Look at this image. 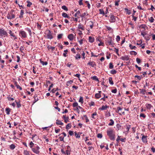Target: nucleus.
I'll list each match as a JSON object with an SVG mask.
<instances>
[{
	"mask_svg": "<svg viewBox=\"0 0 155 155\" xmlns=\"http://www.w3.org/2000/svg\"><path fill=\"white\" fill-rule=\"evenodd\" d=\"M146 34H147L145 32L142 31L141 33V35H142L144 38L145 37V35Z\"/></svg>",
	"mask_w": 155,
	"mask_h": 155,
	"instance_id": "nucleus-59",
	"label": "nucleus"
},
{
	"mask_svg": "<svg viewBox=\"0 0 155 155\" xmlns=\"http://www.w3.org/2000/svg\"><path fill=\"white\" fill-rule=\"evenodd\" d=\"M15 101L16 102L17 107L19 108V107H21V105L20 104V102H16V101Z\"/></svg>",
	"mask_w": 155,
	"mask_h": 155,
	"instance_id": "nucleus-56",
	"label": "nucleus"
},
{
	"mask_svg": "<svg viewBox=\"0 0 155 155\" xmlns=\"http://www.w3.org/2000/svg\"><path fill=\"white\" fill-rule=\"evenodd\" d=\"M81 12L80 10L78 11L76 13L74 14V16L75 17H77L78 18H79V16H81Z\"/></svg>",
	"mask_w": 155,
	"mask_h": 155,
	"instance_id": "nucleus-14",
	"label": "nucleus"
},
{
	"mask_svg": "<svg viewBox=\"0 0 155 155\" xmlns=\"http://www.w3.org/2000/svg\"><path fill=\"white\" fill-rule=\"evenodd\" d=\"M19 35L22 38H25L27 37L26 33L23 30H21L19 32Z\"/></svg>",
	"mask_w": 155,
	"mask_h": 155,
	"instance_id": "nucleus-3",
	"label": "nucleus"
},
{
	"mask_svg": "<svg viewBox=\"0 0 155 155\" xmlns=\"http://www.w3.org/2000/svg\"><path fill=\"white\" fill-rule=\"evenodd\" d=\"M40 63L43 65H46L48 64V63L47 61L44 62L41 59H40Z\"/></svg>",
	"mask_w": 155,
	"mask_h": 155,
	"instance_id": "nucleus-22",
	"label": "nucleus"
},
{
	"mask_svg": "<svg viewBox=\"0 0 155 155\" xmlns=\"http://www.w3.org/2000/svg\"><path fill=\"white\" fill-rule=\"evenodd\" d=\"M74 133L75 134V136L76 138H79L80 137V135H79V134H77L76 132H75Z\"/></svg>",
	"mask_w": 155,
	"mask_h": 155,
	"instance_id": "nucleus-55",
	"label": "nucleus"
},
{
	"mask_svg": "<svg viewBox=\"0 0 155 155\" xmlns=\"http://www.w3.org/2000/svg\"><path fill=\"white\" fill-rule=\"evenodd\" d=\"M130 54L131 55H136L137 54V53L135 51H130Z\"/></svg>",
	"mask_w": 155,
	"mask_h": 155,
	"instance_id": "nucleus-52",
	"label": "nucleus"
},
{
	"mask_svg": "<svg viewBox=\"0 0 155 155\" xmlns=\"http://www.w3.org/2000/svg\"><path fill=\"white\" fill-rule=\"evenodd\" d=\"M112 39L111 37H109L106 39V44L107 45H112L113 43L112 42Z\"/></svg>",
	"mask_w": 155,
	"mask_h": 155,
	"instance_id": "nucleus-4",
	"label": "nucleus"
},
{
	"mask_svg": "<svg viewBox=\"0 0 155 155\" xmlns=\"http://www.w3.org/2000/svg\"><path fill=\"white\" fill-rule=\"evenodd\" d=\"M128 25H131V28L132 29H133L134 28V26L133 24L131 21H130L129 23H128Z\"/></svg>",
	"mask_w": 155,
	"mask_h": 155,
	"instance_id": "nucleus-46",
	"label": "nucleus"
},
{
	"mask_svg": "<svg viewBox=\"0 0 155 155\" xmlns=\"http://www.w3.org/2000/svg\"><path fill=\"white\" fill-rule=\"evenodd\" d=\"M91 78L93 80L96 81L98 82H99V81L98 78L96 76H94L93 77H91Z\"/></svg>",
	"mask_w": 155,
	"mask_h": 155,
	"instance_id": "nucleus-18",
	"label": "nucleus"
},
{
	"mask_svg": "<svg viewBox=\"0 0 155 155\" xmlns=\"http://www.w3.org/2000/svg\"><path fill=\"white\" fill-rule=\"evenodd\" d=\"M20 51H21V52H23V51L24 50V48L23 46H21L20 48L19 49Z\"/></svg>",
	"mask_w": 155,
	"mask_h": 155,
	"instance_id": "nucleus-62",
	"label": "nucleus"
},
{
	"mask_svg": "<svg viewBox=\"0 0 155 155\" xmlns=\"http://www.w3.org/2000/svg\"><path fill=\"white\" fill-rule=\"evenodd\" d=\"M116 17L113 15H111L110 16L109 21L110 22H115L116 20Z\"/></svg>",
	"mask_w": 155,
	"mask_h": 155,
	"instance_id": "nucleus-6",
	"label": "nucleus"
},
{
	"mask_svg": "<svg viewBox=\"0 0 155 155\" xmlns=\"http://www.w3.org/2000/svg\"><path fill=\"white\" fill-rule=\"evenodd\" d=\"M24 14V11L23 10H21L20 13V15L19 18H23V15Z\"/></svg>",
	"mask_w": 155,
	"mask_h": 155,
	"instance_id": "nucleus-28",
	"label": "nucleus"
},
{
	"mask_svg": "<svg viewBox=\"0 0 155 155\" xmlns=\"http://www.w3.org/2000/svg\"><path fill=\"white\" fill-rule=\"evenodd\" d=\"M7 98L8 99V100L9 101H14L15 99L13 98H12L10 97V95H9L8 97H7Z\"/></svg>",
	"mask_w": 155,
	"mask_h": 155,
	"instance_id": "nucleus-49",
	"label": "nucleus"
},
{
	"mask_svg": "<svg viewBox=\"0 0 155 155\" xmlns=\"http://www.w3.org/2000/svg\"><path fill=\"white\" fill-rule=\"evenodd\" d=\"M61 8L63 9V10L66 11H68V8L65 5H63L62 6Z\"/></svg>",
	"mask_w": 155,
	"mask_h": 155,
	"instance_id": "nucleus-47",
	"label": "nucleus"
},
{
	"mask_svg": "<svg viewBox=\"0 0 155 155\" xmlns=\"http://www.w3.org/2000/svg\"><path fill=\"white\" fill-rule=\"evenodd\" d=\"M72 106L74 107H77L78 106V103L77 102H74V103H73Z\"/></svg>",
	"mask_w": 155,
	"mask_h": 155,
	"instance_id": "nucleus-53",
	"label": "nucleus"
},
{
	"mask_svg": "<svg viewBox=\"0 0 155 155\" xmlns=\"http://www.w3.org/2000/svg\"><path fill=\"white\" fill-rule=\"evenodd\" d=\"M62 15L64 17L67 18L68 19H69L70 18V17L68 16L67 14L64 12H63L62 14Z\"/></svg>",
	"mask_w": 155,
	"mask_h": 155,
	"instance_id": "nucleus-21",
	"label": "nucleus"
},
{
	"mask_svg": "<svg viewBox=\"0 0 155 155\" xmlns=\"http://www.w3.org/2000/svg\"><path fill=\"white\" fill-rule=\"evenodd\" d=\"M23 153L25 155H29L30 154L29 152L26 150L24 151Z\"/></svg>",
	"mask_w": 155,
	"mask_h": 155,
	"instance_id": "nucleus-48",
	"label": "nucleus"
},
{
	"mask_svg": "<svg viewBox=\"0 0 155 155\" xmlns=\"http://www.w3.org/2000/svg\"><path fill=\"white\" fill-rule=\"evenodd\" d=\"M79 102H80L81 104H82L83 103V97H80V99L79 101Z\"/></svg>",
	"mask_w": 155,
	"mask_h": 155,
	"instance_id": "nucleus-44",
	"label": "nucleus"
},
{
	"mask_svg": "<svg viewBox=\"0 0 155 155\" xmlns=\"http://www.w3.org/2000/svg\"><path fill=\"white\" fill-rule=\"evenodd\" d=\"M73 82V81L72 80H70L67 81L66 85L67 86H69L70 84H72Z\"/></svg>",
	"mask_w": 155,
	"mask_h": 155,
	"instance_id": "nucleus-39",
	"label": "nucleus"
},
{
	"mask_svg": "<svg viewBox=\"0 0 155 155\" xmlns=\"http://www.w3.org/2000/svg\"><path fill=\"white\" fill-rule=\"evenodd\" d=\"M29 145H30V147H31V148H33L32 147L34 145V143H33L32 141H31L30 142Z\"/></svg>",
	"mask_w": 155,
	"mask_h": 155,
	"instance_id": "nucleus-64",
	"label": "nucleus"
},
{
	"mask_svg": "<svg viewBox=\"0 0 155 155\" xmlns=\"http://www.w3.org/2000/svg\"><path fill=\"white\" fill-rule=\"evenodd\" d=\"M129 47L131 49H134L135 50L137 48V47L135 46H133L131 44L129 45Z\"/></svg>",
	"mask_w": 155,
	"mask_h": 155,
	"instance_id": "nucleus-33",
	"label": "nucleus"
},
{
	"mask_svg": "<svg viewBox=\"0 0 155 155\" xmlns=\"http://www.w3.org/2000/svg\"><path fill=\"white\" fill-rule=\"evenodd\" d=\"M109 107V106H107V105H103L101 107L99 108V110H106L107 108Z\"/></svg>",
	"mask_w": 155,
	"mask_h": 155,
	"instance_id": "nucleus-17",
	"label": "nucleus"
},
{
	"mask_svg": "<svg viewBox=\"0 0 155 155\" xmlns=\"http://www.w3.org/2000/svg\"><path fill=\"white\" fill-rule=\"evenodd\" d=\"M34 98L35 99V102L34 103L36 102L38 100V95L37 94H35L34 96Z\"/></svg>",
	"mask_w": 155,
	"mask_h": 155,
	"instance_id": "nucleus-27",
	"label": "nucleus"
},
{
	"mask_svg": "<svg viewBox=\"0 0 155 155\" xmlns=\"http://www.w3.org/2000/svg\"><path fill=\"white\" fill-rule=\"evenodd\" d=\"M27 2L28 3V4L27 5V6L28 7H30L32 4V3L31 2H30L28 0L27 1Z\"/></svg>",
	"mask_w": 155,
	"mask_h": 155,
	"instance_id": "nucleus-45",
	"label": "nucleus"
},
{
	"mask_svg": "<svg viewBox=\"0 0 155 155\" xmlns=\"http://www.w3.org/2000/svg\"><path fill=\"white\" fill-rule=\"evenodd\" d=\"M145 106L146 108L147 109H150L153 107L151 105L149 104H146Z\"/></svg>",
	"mask_w": 155,
	"mask_h": 155,
	"instance_id": "nucleus-23",
	"label": "nucleus"
},
{
	"mask_svg": "<svg viewBox=\"0 0 155 155\" xmlns=\"http://www.w3.org/2000/svg\"><path fill=\"white\" fill-rule=\"evenodd\" d=\"M120 2V0L115 1V6H118L119 5V3Z\"/></svg>",
	"mask_w": 155,
	"mask_h": 155,
	"instance_id": "nucleus-60",
	"label": "nucleus"
},
{
	"mask_svg": "<svg viewBox=\"0 0 155 155\" xmlns=\"http://www.w3.org/2000/svg\"><path fill=\"white\" fill-rule=\"evenodd\" d=\"M126 130H127L126 132L127 133H128L129 132V129L131 127V125H126Z\"/></svg>",
	"mask_w": 155,
	"mask_h": 155,
	"instance_id": "nucleus-34",
	"label": "nucleus"
},
{
	"mask_svg": "<svg viewBox=\"0 0 155 155\" xmlns=\"http://www.w3.org/2000/svg\"><path fill=\"white\" fill-rule=\"evenodd\" d=\"M71 127V123H69L66 125L65 128L66 129L68 130Z\"/></svg>",
	"mask_w": 155,
	"mask_h": 155,
	"instance_id": "nucleus-30",
	"label": "nucleus"
},
{
	"mask_svg": "<svg viewBox=\"0 0 155 155\" xmlns=\"http://www.w3.org/2000/svg\"><path fill=\"white\" fill-rule=\"evenodd\" d=\"M68 51L67 49L65 50L64 51V53L63 54V55L64 57H66L67 56V52Z\"/></svg>",
	"mask_w": 155,
	"mask_h": 155,
	"instance_id": "nucleus-41",
	"label": "nucleus"
},
{
	"mask_svg": "<svg viewBox=\"0 0 155 155\" xmlns=\"http://www.w3.org/2000/svg\"><path fill=\"white\" fill-rule=\"evenodd\" d=\"M15 16L12 13H8L7 15V18L9 19H11L15 18Z\"/></svg>",
	"mask_w": 155,
	"mask_h": 155,
	"instance_id": "nucleus-8",
	"label": "nucleus"
},
{
	"mask_svg": "<svg viewBox=\"0 0 155 155\" xmlns=\"http://www.w3.org/2000/svg\"><path fill=\"white\" fill-rule=\"evenodd\" d=\"M15 145L13 144H12L10 145V148L11 150H13L15 148Z\"/></svg>",
	"mask_w": 155,
	"mask_h": 155,
	"instance_id": "nucleus-42",
	"label": "nucleus"
},
{
	"mask_svg": "<svg viewBox=\"0 0 155 155\" xmlns=\"http://www.w3.org/2000/svg\"><path fill=\"white\" fill-rule=\"evenodd\" d=\"M78 28L79 30L80 29L82 31H84V26L81 24L78 25Z\"/></svg>",
	"mask_w": 155,
	"mask_h": 155,
	"instance_id": "nucleus-16",
	"label": "nucleus"
},
{
	"mask_svg": "<svg viewBox=\"0 0 155 155\" xmlns=\"http://www.w3.org/2000/svg\"><path fill=\"white\" fill-rule=\"evenodd\" d=\"M89 65H90L92 67H94L96 66V63L95 62L93 61H89L88 64Z\"/></svg>",
	"mask_w": 155,
	"mask_h": 155,
	"instance_id": "nucleus-12",
	"label": "nucleus"
},
{
	"mask_svg": "<svg viewBox=\"0 0 155 155\" xmlns=\"http://www.w3.org/2000/svg\"><path fill=\"white\" fill-rule=\"evenodd\" d=\"M37 28L38 29L40 30L41 27V25H39L38 23H37Z\"/></svg>",
	"mask_w": 155,
	"mask_h": 155,
	"instance_id": "nucleus-50",
	"label": "nucleus"
},
{
	"mask_svg": "<svg viewBox=\"0 0 155 155\" xmlns=\"http://www.w3.org/2000/svg\"><path fill=\"white\" fill-rule=\"evenodd\" d=\"M109 82L111 84L113 85L114 84V82L112 80V78L111 77H110L109 78Z\"/></svg>",
	"mask_w": 155,
	"mask_h": 155,
	"instance_id": "nucleus-36",
	"label": "nucleus"
},
{
	"mask_svg": "<svg viewBox=\"0 0 155 155\" xmlns=\"http://www.w3.org/2000/svg\"><path fill=\"white\" fill-rule=\"evenodd\" d=\"M148 20L151 23H153L154 22V19L153 17H151L150 18H149Z\"/></svg>",
	"mask_w": 155,
	"mask_h": 155,
	"instance_id": "nucleus-38",
	"label": "nucleus"
},
{
	"mask_svg": "<svg viewBox=\"0 0 155 155\" xmlns=\"http://www.w3.org/2000/svg\"><path fill=\"white\" fill-rule=\"evenodd\" d=\"M120 38L119 35H117L116 37V40L117 42H118L120 41Z\"/></svg>",
	"mask_w": 155,
	"mask_h": 155,
	"instance_id": "nucleus-58",
	"label": "nucleus"
},
{
	"mask_svg": "<svg viewBox=\"0 0 155 155\" xmlns=\"http://www.w3.org/2000/svg\"><path fill=\"white\" fill-rule=\"evenodd\" d=\"M110 73L112 74H114L116 73H117V71H116L115 70L113 69L111 70L110 71Z\"/></svg>",
	"mask_w": 155,
	"mask_h": 155,
	"instance_id": "nucleus-43",
	"label": "nucleus"
},
{
	"mask_svg": "<svg viewBox=\"0 0 155 155\" xmlns=\"http://www.w3.org/2000/svg\"><path fill=\"white\" fill-rule=\"evenodd\" d=\"M84 117L85 118V119H86V122L87 123V122H88L89 121V119H88L87 116L86 115H84Z\"/></svg>",
	"mask_w": 155,
	"mask_h": 155,
	"instance_id": "nucleus-61",
	"label": "nucleus"
},
{
	"mask_svg": "<svg viewBox=\"0 0 155 155\" xmlns=\"http://www.w3.org/2000/svg\"><path fill=\"white\" fill-rule=\"evenodd\" d=\"M120 59L123 61H127L129 60L130 58L128 55H124L121 57Z\"/></svg>",
	"mask_w": 155,
	"mask_h": 155,
	"instance_id": "nucleus-10",
	"label": "nucleus"
},
{
	"mask_svg": "<svg viewBox=\"0 0 155 155\" xmlns=\"http://www.w3.org/2000/svg\"><path fill=\"white\" fill-rule=\"evenodd\" d=\"M89 24L90 27L91 28H92L93 27V23L91 21H90L89 22Z\"/></svg>",
	"mask_w": 155,
	"mask_h": 155,
	"instance_id": "nucleus-31",
	"label": "nucleus"
},
{
	"mask_svg": "<svg viewBox=\"0 0 155 155\" xmlns=\"http://www.w3.org/2000/svg\"><path fill=\"white\" fill-rule=\"evenodd\" d=\"M9 33L10 34L11 36L13 37L14 38V39H16L17 38L16 35L13 33L11 30H9Z\"/></svg>",
	"mask_w": 155,
	"mask_h": 155,
	"instance_id": "nucleus-13",
	"label": "nucleus"
},
{
	"mask_svg": "<svg viewBox=\"0 0 155 155\" xmlns=\"http://www.w3.org/2000/svg\"><path fill=\"white\" fill-rule=\"evenodd\" d=\"M56 124L57 125H64L63 123L62 122L61 120H56Z\"/></svg>",
	"mask_w": 155,
	"mask_h": 155,
	"instance_id": "nucleus-24",
	"label": "nucleus"
},
{
	"mask_svg": "<svg viewBox=\"0 0 155 155\" xmlns=\"http://www.w3.org/2000/svg\"><path fill=\"white\" fill-rule=\"evenodd\" d=\"M40 147L38 146H36L34 148H32V151L35 153L37 154H39L40 153L39 150L40 149Z\"/></svg>",
	"mask_w": 155,
	"mask_h": 155,
	"instance_id": "nucleus-5",
	"label": "nucleus"
},
{
	"mask_svg": "<svg viewBox=\"0 0 155 155\" xmlns=\"http://www.w3.org/2000/svg\"><path fill=\"white\" fill-rule=\"evenodd\" d=\"M68 38L70 40L72 41L74 39V35L72 34H69L68 35Z\"/></svg>",
	"mask_w": 155,
	"mask_h": 155,
	"instance_id": "nucleus-15",
	"label": "nucleus"
},
{
	"mask_svg": "<svg viewBox=\"0 0 155 155\" xmlns=\"http://www.w3.org/2000/svg\"><path fill=\"white\" fill-rule=\"evenodd\" d=\"M63 35L62 34H60L58 35L57 37L58 39H60L62 38Z\"/></svg>",
	"mask_w": 155,
	"mask_h": 155,
	"instance_id": "nucleus-57",
	"label": "nucleus"
},
{
	"mask_svg": "<svg viewBox=\"0 0 155 155\" xmlns=\"http://www.w3.org/2000/svg\"><path fill=\"white\" fill-rule=\"evenodd\" d=\"M11 110V109L9 107H7L5 109V110L6 112V114L7 115H9L10 114V112Z\"/></svg>",
	"mask_w": 155,
	"mask_h": 155,
	"instance_id": "nucleus-26",
	"label": "nucleus"
},
{
	"mask_svg": "<svg viewBox=\"0 0 155 155\" xmlns=\"http://www.w3.org/2000/svg\"><path fill=\"white\" fill-rule=\"evenodd\" d=\"M47 36L48 39H51L53 38V36L52 35V33L50 30H48L46 31Z\"/></svg>",
	"mask_w": 155,
	"mask_h": 155,
	"instance_id": "nucleus-7",
	"label": "nucleus"
},
{
	"mask_svg": "<svg viewBox=\"0 0 155 155\" xmlns=\"http://www.w3.org/2000/svg\"><path fill=\"white\" fill-rule=\"evenodd\" d=\"M99 10V11L100 14H102L103 15H104L105 14V12L103 9H100Z\"/></svg>",
	"mask_w": 155,
	"mask_h": 155,
	"instance_id": "nucleus-40",
	"label": "nucleus"
},
{
	"mask_svg": "<svg viewBox=\"0 0 155 155\" xmlns=\"http://www.w3.org/2000/svg\"><path fill=\"white\" fill-rule=\"evenodd\" d=\"M75 58L76 59H80L81 58V56L80 54H77L75 56Z\"/></svg>",
	"mask_w": 155,
	"mask_h": 155,
	"instance_id": "nucleus-54",
	"label": "nucleus"
},
{
	"mask_svg": "<svg viewBox=\"0 0 155 155\" xmlns=\"http://www.w3.org/2000/svg\"><path fill=\"white\" fill-rule=\"evenodd\" d=\"M63 119H64V122L66 123H67L68 121V117H66L65 115H63Z\"/></svg>",
	"mask_w": 155,
	"mask_h": 155,
	"instance_id": "nucleus-20",
	"label": "nucleus"
},
{
	"mask_svg": "<svg viewBox=\"0 0 155 155\" xmlns=\"http://www.w3.org/2000/svg\"><path fill=\"white\" fill-rule=\"evenodd\" d=\"M117 111H116V112L117 113H118L120 115H122L121 114V113H119V110H122V108L120 107H117Z\"/></svg>",
	"mask_w": 155,
	"mask_h": 155,
	"instance_id": "nucleus-37",
	"label": "nucleus"
},
{
	"mask_svg": "<svg viewBox=\"0 0 155 155\" xmlns=\"http://www.w3.org/2000/svg\"><path fill=\"white\" fill-rule=\"evenodd\" d=\"M107 134L110 140L114 141L115 140V132L112 128H108L107 131Z\"/></svg>",
	"mask_w": 155,
	"mask_h": 155,
	"instance_id": "nucleus-1",
	"label": "nucleus"
},
{
	"mask_svg": "<svg viewBox=\"0 0 155 155\" xmlns=\"http://www.w3.org/2000/svg\"><path fill=\"white\" fill-rule=\"evenodd\" d=\"M102 92L101 91H98V93L95 95V97L96 99H99L101 96Z\"/></svg>",
	"mask_w": 155,
	"mask_h": 155,
	"instance_id": "nucleus-9",
	"label": "nucleus"
},
{
	"mask_svg": "<svg viewBox=\"0 0 155 155\" xmlns=\"http://www.w3.org/2000/svg\"><path fill=\"white\" fill-rule=\"evenodd\" d=\"M8 34L6 31H5L3 28H0V36L3 37L6 36H7Z\"/></svg>",
	"mask_w": 155,
	"mask_h": 155,
	"instance_id": "nucleus-2",
	"label": "nucleus"
},
{
	"mask_svg": "<svg viewBox=\"0 0 155 155\" xmlns=\"http://www.w3.org/2000/svg\"><path fill=\"white\" fill-rule=\"evenodd\" d=\"M140 117H143L144 118H145L146 117V115H145L143 113L140 114Z\"/></svg>",
	"mask_w": 155,
	"mask_h": 155,
	"instance_id": "nucleus-63",
	"label": "nucleus"
},
{
	"mask_svg": "<svg viewBox=\"0 0 155 155\" xmlns=\"http://www.w3.org/2000/svg\"><path fill=\"white\" fill-rule=\"evenodd\" d=\"M146 27V25L144 24H142L140 25L139 27V28H143L144 29V31L145 30V28Z\"/></svg>",
	"mask_w": 155,
	"mask_h": 155,
	"instance_id": "nucleus-29",
	"label": "nucleus"
},
{
	"mask_svg": "<svg viewBox=\"0 0 155 155\" xmlns=\"http://www.w3.org/2000/svg\"><path fill=\"white\" fill-rule=\"evenodd\" d=\"M147 136L143 135L142 137V140L144 143H146L147 142Z\"/></svg>",
	"mask_w": 155,
	"mask_h": 155,
	"instance_id": "nucleus-11",
	"label": "nucleus"
},
{
	"mask_svg": "<svg viewBox=\"0 0 155 155\" xmlns=\"http://www.w3.org/2000/svg\"><path fill=\"white\" fill-rule=\"evenodd\" d=\"M25 29L28 32L29 35L30 36H31V30L30 29L28 28H26Z\"/></svg>",
	"mask_w": 155,
	"mask_h": 155,
	"instance_id": "nucleus-35",
	"label": "nucleus"
},
{
	"mask_svg": "<svg viewBox=\"0 0 155 155\" xmlns=\"http://www.w3.org/2000/svg\"><path fill=\"white\" fill-rule=\"evenodd\" d=\"M109 68L110 69H112L114 68V66L113 64V63L110 62L109 64Z\"/></svg>",
	"mask_w": 155,
	"mask_h": 155,
	"instance_id": "nucleus-51",
	"label": "nucleus"
},
{
	"mask_svg": "<svg viewBox=\"0 0 155 155\" xmlns=\"http://www.w3.org/2000/svg\"><path fill=\"white\" fill-rule=\"evenodd\" d=\"M139 90L140 91V93L143 95H144L145 94V92L146 91L145 89H140Z\"/></svg>",
	"mask_w": 155,
	"mask_h": 155,
	"instance_id": "nucleus-25",
	"label": "nucleus"
},
{
	"mask_svg": "<svg viewBox=\"0 0 155 155\" xmlns=\"http://www.w3.org/2000/svg\"><path fill=\"white\" fill-rule=\"evenodd\" d=\"M110 122L108 124V125L109 126H113L114 123V120L112 119H111L110 120Z\"/></svg>",
	"mask_w": 155,
	"mask_h": 155,
	"instance_id": "nucleus-32",
	"label": "nucleus"
},
{
	"mask_svg": "<svg viewBox=\"0 0 155 155\" xmlns=\"http://www.w3.org/2000/svg\"><path fill=\"white\" fill-rule=\"evenodd\" d=\"M89 41L91 43H93L94 41V37L90 36L89 37Z\"/></svg>",
	"mask_w": 155,
	"mask_h": 155,
	"instance_id": "nucleus-19",
	"label": "nucleus"
}]
</instances>
